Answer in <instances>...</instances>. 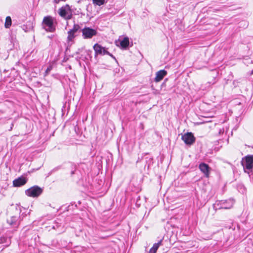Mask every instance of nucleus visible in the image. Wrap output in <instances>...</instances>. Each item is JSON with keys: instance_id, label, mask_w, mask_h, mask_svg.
<instances>
[{"instance_id": "nucleus-17", "label": "nucleus", "mask_w": 253, "mask_h": 253, "mask_svg": "<svg viewBox=\"0 0 253 253\" xmlns=\"http://www.w3.org/2000/svg\"><path fill=\"white\" fill-rule=\"evenodd\" d=\"M52 69V66L49 65L45 71L44 76H47Z\"/></svg>"}, {"instance_id": "nucleus-18", "label": "nucleus", "mask_w": 253, "mask_h": 253, "mask_svg": "<svg viewBox=\"0 0 253 253\" xmlns=\"http://www.w3.org/2000/svg\"><path fill=\"white\" fill-rule=\"evenodd\" d=\"M12 219H13L11 221V222H9L10 224H13L14 223V221L15 220L16 217H12Z\"/></svg>"}, {"instance_id": "nucleus-3", "label": "nucleus", "mask_w": 253, "mask_h": 253, "mask_svg": "<svg viewBox=\"0 0 253 253\" xmlns=\"http://www.w3.org/2000/svg\"><path fill=\"white\" fill-rule=\"evenodd\" d=\"M81 27L79 24H74L73 28L68 31V37L67 42L68 43L73 42L74 39L77 36V32L80 29Z\"/></svg>"}, {"instance_id": "nucleus-12", "label": "nucleus", "mask_w": 253, "mask_h": 253, "mask_svg": "<svg viewBox=\"0 0 253 253\" xmlns=\"http://www.w3.org/2000/svg\"><path fill=\"white\" fill-rule=\"evenodd\" d=\"M27 181L26 178L20 177L13 180V185L14 187H20L25 184Z\"/></svg>"}, {"instance_id": "nucleus-2", "label": "nucleus", "mask_w": 253, "mask_h": 253, "mask_svg": "<svg viewBox=\"0 0 253 253\" xmlns=\"http://www.w3.org/2000/svg\"><path fill=\"white\" fill-rule=\"evenodd\" d=\"M59 14L66 19H70L72 16V10L69 5L67 4L59 9Z\"/></svg>"}, {"instance_id": "nucleus-11", "label": "nucleus", "mask_w": 253, "mask_h": 253, "mask_svg": "<svg viewBox=\"0 0 253 253\" xmlns=\"http://www.w3.org/2000/svg\"><path fill=\"white\" fill-rule=\"evenodd\" d=\"M119 42L120 46L123 49H126L129 45V42L128 37H125L122 40L120 38L119 39L118 42H116L117 45L119 46L118 42Z\"/></svg>"}, {"instance_id": "nucleus-19", "label": "nucleus", "mask_w": 253, "mask_h": 253, "mask_svg": "<svg viewBox=\"0 0 253 253\" xmlns=\"http://www.w3.org/2000/svg\"><path fill=\"white\" fill-rule=\"evenodd\" d=\"M13 126V124H11V127H10L9 130H12Z\"/></svg>"}, {"instance_id": "nucleus-14", "label": "nucleus", "mask_w": 253, "mask_h": 253, "mask_svg": "<svg viewBox=\"0 0 253 253\" xmlns=\"http://www.w3.org/2000/svg\"><path fill=\"white\" fill-rule=\"evenodd\" d=\"M162 240H160L158 243H155L153 247L150 249L149 253H156L159 247L162 245Z\"/></svg>"}, {"instance_id": "nucleus-1", "label": "nucleus", "mask_w": 253, "mask_h": 253, "mask_svg": "<svg viewBox=\"0 0 253 253\" xmlns=\"http://www.w3.org/2000/svg\"><path fill=\"white\" fill-rule=\"evenodd\" d=\"M56 24L55 19L51 16L44 17L42 23L43 29L47 32H54Z\"/></svg>"}, {"instance_id": "nucleus-5", "label": "nucleus", "mask_w": 253, "mask_h": 253, "mask_svg": "<svg viewBox=\"0 0 253 253\" xmlns=\"http://www.w3.org/2000/svg\"><path fill=\"white\" fill-rule=\"evenodd\" d=\"M82 32L84 39H91L97 35L96 30L89 27H84L82 30Z\"/></svg>"}, {"instance_id": "nucleus-6", "label": "nucleus", "mask_w": 253, "mask_h": 253, "mask_svg": "<svg viewBox=\"0 0 253 253\" xmlns=\"http://www.w3.org/2000/svg\"><path fill=\"white\" fill-rule=\"evenodd\" d=\"M242 166L246 171V169H253V156L248 155L243 159Z\"/></svg>"}, {"instance_id": "nucleus-7", "label": "nucleus", "mask_w": 253, "mask_h": 253, "mask_svg": "<svg viewBox=\"0 0 253 253\" xmlns=\"http://www.w3.org/2000/svg\"><path fill=\"white\" fill-rule=\"evenodd\" d=\"M93 49L95 51V54L97 55H104L105 54L109 55V56L113 57V55L109 52L106 48L102 46L98 43H96L93 46Z\"/></svg>"}, {"instance_id": "nucleus-15", "label": "nucleus", "mask_w": 253, "mask_h": 253, "mask_svg": "<svg viewBox=\"0 0 253 253\" xmlns=\"http://www.w3.org/2000/svg\"><path fill=\"white\" fill-rule=\"evenodd\" d=\"M11 25V19L10 16H7L5 19L4 26L6 28H9Z\"/></svg>"}, {"instance_id": "nucleus-10", "label": "nucleus", "mask_w": 253, "mask_h": 253, "mask_svg": "<svg viewBox=\"0 0 253 253\" xmlns=\"http://www.w3.org/2000/svg\"><path fill=\"white\" fill-rule=\"evenodd\" d=\"M200 170L205 174L206 177H209L210 175V168L205 163H201L199 165Z\"/></svg>"}, {"instance_id": "nucleus-16", "label": "nucleus", "mask_w": 253, "mask_h": 253, "mask_svg": "<svg viewBox=\"0 0 253 253\" xmlns=\"http://www.w3.org/2000/svg\"><path fill=\"white\" fill-rule=\"evenodd\" d=\"M94 4L98 6H101L105 3V0H92Z\"/></svg>"}, {"instance_id": "nucleus-4", "label": "nucleus", "mask_w": 253, "mask_h": 253, "mask_svg": "<svg viewBox=\"0 0 253 253\" xmlns=\"http://www.w3.org/2000/svg\"><path fill=\"white\" fill-rule=\"evenodd\" d=\"M42 190L38 186H33L25 191L26 195L31 197H37L42 193Z\"/></svg>"}, {"instance_id": "nucleus-9", "label": "nucleus", "mask_w": 253, "mask_h": 253, "mask_svg": "<svg viewBox=\"0 0 253 253\" xmlns=\"http://www.w3.org/2000/svg\"><path fill=\"white\" fill-rule=\"evenodd\" d=\"M182 139L187 145L192 144L195 141V138L191 132H187L182 136Z\"/></svg>"}, {"instance_id": "nucleus-8", "label": "nucleus", "mask_w": 253, "mask_h": 253, "mask_svg": "<svg viewBox=\"0 0 253 253\" xmlns=\"http://www.w3.org/2000/svg\"><path fill=\"white\" fill-rule=\"evenodd\" d=\"M234 202L232 199H229L225 201H219L217 204L219 206V209H230L233 207Z\"/></svg>"}, {"instance_id": "nucleus-13", "label": "nucleus", "mask_w": 253, "mask_h": 253, "mask_svg": "<svg viewBox=\"0 0 253 253\" xmlns=\"http://www.w3.org/2000/svg\"><path fill=\"white\" fill-rule=\"evenodd\" d=\"M167 72L165 70L159 71L156 73V77L154 81L156 82H159L163 80L164 77L166 76Z\"/></svg>"}, {"instance_id": "nucleus-20", "label": "nucleus", "mask_w": 253, "mask_h": 253, "mask_svg": "<svg viewBox=\"0 0 253 253\" xmlns=\"http://www.w3.org/2000/svg\"><path fill=\"white\" fill-rule=\"evenodd\" d=\"M251 74L253 75V70L251 71Z\"/></svg>"}]
</instances>
